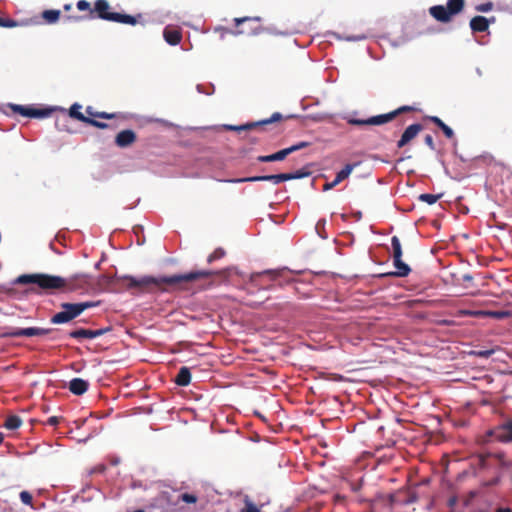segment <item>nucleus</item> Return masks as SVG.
Listing matches in <instances>:
<instances>
[{
	"mask_svg": "<svg viewBox=\"0 0 512 512\" xmlns=\"http://www.w3.org/2000/svg\"><path fill=\"white\" fill-rule=\"evenodd\" d=\"M492 457L496 458L499 461V464L502 467H510L512 466V463L505 460V454L502 452L499 453H492Z\"/></svg>",
	"mask_w": 512,
	"mask_h": 512,
	"instance_id": "nucleus-35",
	"label": "nucleus"
},
{
	"mask_svg": "<svg viewBox=\"0 0 512 512\" xmlns=\"http://www.w3.org/2000/svg\"><path fill=\"white\" fill-rule=\"evenodd\" d=\"M263 181H270L274 184H279L281 182L287 181L286 174L280 173V174H275V175L251 176V177H245V178H236V179L226 180V182H230V183L263 182Z\"/></svg>",
	"mask_w": 512,
	"mask_h": 512,
	"instance_id": "nucleus-13",
	"label": "nucleus"
},
{
	"mask_svg": "<svg viewBox=\"0 0 512 512\" xmlns=\"http://www.w3.org/2000/svg\"><path fill=\"white\" fill-rule=\"evenodd\" d=\"M22 424V420L17 415H10L6 418L4 427L8 430H15L18 429Z\"/></svg>",
	"mask_w": 512,
	"mask_h": 512,
	"instance_id": "nucleus-26",
	"label": "nucleus"
},
{
	"mask_svg": "<svg viewBox=\"0 0 512 512\" xmlns=\"http://www.w3.org/2000/svg\"><path fill=\"white\" fill-rule=\"evenodd\" d=\"M234 22L235 26L238 28L236 31H232L224 27H217L215 28V31L220 33L221 38H224L227 34H259L264 30L260 24V17L235 18Z\"/></svg>",
	"mask_w": 512,
	"mask_h": 512,
	"instance_id": "nucleus-4",
	"label": "nucleus"
},
{
	"mask_svg": "<svg viewBox=\"0 0 512 512\" xmlns=\"http://www.w3.org/2000/svg\"><path fill=\"white\" fill-rule=\"evenodd\" d=\"M16 26H18L17 21L10 19V18L4 19V18L0 17V27L13 28Z\"/></svg>",
	"mask_w": 512,
	"mask_h": 512,
	"instance_id": "nucleus-36",
	"label": "nucleus"
},
{
	"mask_svg": "<svg viewBox=\"0 0 512 512\" xmlns=\"http://www.w3.org/2000/svg\"><path fill=\"white\" fill-rule=\"evenodd\" d=\"M288 272L286 268L276 270H265L263 272L254 273L251 275V281H257V278L267 275L270 280L276 281L281 278H285V274Z\"/></svg>",
	"mask_w": 512,
	"mask_h": 512,
	"instance_id": "nucleus-20",
	"label": "nucleus"
},
{
	"mask_svg": "<svg viewBox=\"0 0 512 512\" xmlns=\"http://www.w3.org/2000/svg\"><path fill=\"white\" fill-rule=\"evenodd\" d=\"M256 416L259 417L260 419H262L263 421H265V417L259 413V412H255Z\"/></svg>",
	"mask_w": 512,
	"mask_h": 512,
	"instance_id": "nucleus-54",
	"label": "nucleus"
},
{
	"mask_svg": "<svg viewBox=\"0 0 512 512\" xmlns=\"http://www.w3.org/2000/svg\"><path fill=\"white\" fill-rule=\"evenodd\" d=\"M4 440V434L2 432H0V444H2Z\"/></svg>",
	"mask_w": 512,
	"mask_h": 512,
	"instance_id": "nucleus-56",
	"label": "nucleus"
},
{
	"mask_svg": "<svg viewBox=\"0 0 512 512\" xmlns=\"http://www.w3.org/2000/svg\"><path fill=\"white\" fill-rule=\"evenodd\" d=\"M225 272L226 270H200L171 276L154 277L146 275L140 278L124 275L117 277V280L122 282V287L127 290L136 289L139 292H153L155 290H159L162 292H168L172 290H186V285L189 282L209 278L213 275H223Z\"/></svg>",
	"mask_w": 512,
	"mask_h": 512,
	"instance_id": "nucleus-1",
	"label": "nucleus"
},
{
	"mask_svg": "<svg viewBox=\"0 0 512 512\" xmlns=\"http://www.w3.org/2000/svg\"><path fill=\"white\" fill-rule=\"evenodd\" d=\"M104 469H105L104 466L98 467V470H100V471H103Z\"/></svg>",
	"mask_w": 512,
	"mask_h": 512,
	"instance_id": "nucleus-60",
	"label": "nucleus"
},
{
	"mask_svg": "<svg viewBox=\"0 0 512 512\" xmlns=\"http://www.w3.org/2000/svg\"><path fill=\"white\" fill-rule=\"evenodd\" d=\"M64 9H65V10H70V9H71V5H70V4H66V5L64 6Z\"/></svg>",
	"mask_w": 512,
	"mask_h": 512,
	"instance_id": "nucleus-57",
	"label": "nucleus"
},
{
	"mask_svg": "<svg viewBox=\"0 0 512 512\" xmlns=\"http://www.w3.org/2000/svg\"><path fill=\"white\" fill-rule=\"evenodd\" d=\"M110 4L107 0H96L94 3V7L91 11V15L86 16H68V20L72 21H81L86 19H102L111 22H117L122 24L136 25L138 23H142V15L138 14L136 16L121 14L117 12L110 11Z\"/></svg>",
	"mask_w": 512,
	"mask_h": 512,
	"instance_id": "nucleus-3",
	"label": "nucleus"
},
{
	"mask_svg": "<svg viewBox=\"0 0 512 512\" xmlns=\"http://www.w3.org/2000/svg\"><path fill=\"white\" fill-rule=\"evenodd\" d=\"M104 469H105L104 466L98 467V470H100V471H103Z\"/></svg>",
	"mask_w": 512,
	"mask_h": 512,
	"instance_id": "nucleus-59",
	"label": "nucleus"
},
{
	"mask_svg": "<svg viewBox=\"0 0 512 512\" xmlns=\"http://www.w3.org/2000/svg\"><path fill=\"white\" fill-rule=\"evenodd\" d=\"M36 336V327L11 328L0 334V337H33Z\"/></svg>",
	"mask_w": 512,
	"mask_h": 512,
	"instance_id": "nucleus-19",
	"label": "nucleus"
},
{
	"mask_svg": "<svg viewBox=\"0 0 512 512\" xmlns=\"http://www.w3.org/2000/svg\"><path fill=\"white\" fill-rule=\"evenodd\" d=\"M165 41L170 45H177L182 39L180 30L166 27L163 32Z\"/></svg>",
	"mask_w": 512,
	"mask_h": 512,
	"instance_id": "nucleus-22",
	"label": "nucleus"
},
{
	"mask_svg": "<svg viewBox=\"0 0 512 512\" xmlns=\"http://www.w3.org/2000/svg\"><path fill=\"white\" fill-rule=\"evenodd\" d=\"M86 113L88 114V116H87V117H90V118H92V119L97 118V113H98V112H97V111H94V110H93V107H91V106H88V107L86 108Z\"/></svg>",
	"mask_w": 512,
	"mask_h": 512,
	"instance_id": "nucleus-49",
	"label": "nucleus"
},
{
	"mask_svg": "<svg viewBox=\"0 0 512 512\" xmlns=\"http://www.w3.org/2000/svg\"><path fill=\"white\" fill-rule=\"evenodd\" d=\"M225 250L223 248H217L214 250L213 253H211L208 258H207V262L208 263H212L214 262L215 260H218V259H221L225 256Z\"/></svg>",
	"mask_w": 512,
	"mask_h": 512,
	"instance_id": "nucleus-29",
	"label": "nucleus"
},
{
	"mask_svg": "<svg viewBox=\"0 0 512 512\" xmlns=\"http://www.w3.org/2000/svg\"><path fill=\"white\" fill-rule=\"evenodd\" d=\"M495 352L494 349H488V350H474L470 352V355L479 357V358H489L491 355H493Z\"/></svg>",
	"mask_w": 512,
	"mask_h": 512,
	"instance_id": "nucleus-33",
	"label": "nucleus"
},
{
	"mask_svg": "<svg viewBox=\"0 0 512 512\" xmlns=\"http://www.w3.org/2000/svg\"><path fill=\"white\" fill-rule=\"evenodd\" d=\"M63 418L62 417H58V416H51L48 418L46 424L47 425H50V426H56L57 424H59V422L62 420Z\"/></svg>",
	"mask_w": 512,
	"mask_h": 512,
	"instance_id": "nucleus-44",
	"label": "nucleus"
},
{
	"mask_svg": "<svg viewBox=\"0 0 512 512\" xmlns=\"http://www.w3.org/2000/svg\"><path fill=\"white\" fill-rule=\"evenodd\" d=\"M63 311H60L52 316L50 319L53 324H63L70 322L82 313L80 303H68L64 302L61 304Z\"/></svg>",
	"mask_w": 512,
	"mask_h": 512,
	"instance_id": "nucleus-8",
	"label": "nucleus"
},
{
	"mask_svg": "<svg viewBox=\"0 0 512 512\" xmlns=\"http://www.w3.org/2000/svg\"><path fill=\"white\" fill-rule=\"evenodd\" d=\"M424 141H425V144H426L429 148H431L432 150H434V149H435L434 140H433V137H432L431 135H429V134H428V135H426V136H425Z\"/></svg>",
	"mask_w": 512,
	"mask_h": 512,
	"instance_id": "nucleus-46",
	"label": "nucleus"
},
{
	"mask_svg": "<svg viewBox=\"0 0 512 512\" xmlns=\"http://www.w3.org/2000/svg\"><path fill=\"white\" fill-rule=\"evenodd\" d=\"M136 141V134L133 130L126 129L120 131L115 138L118 147L124 148L132 145Z\"/></svg>",
	"mask_w": 512,
	"mask_h": 512,
	"instance_id": "nucleus-16",
	"label": "nucleus"
},
{
	"mask_svg": "<svg viewBox=\"0 0 512 512\" xmlns=\"http://www.w3.org/2000/svg\"><path fill=\"white\" fill-rule=\"evenodd\" d=\"M418 501V495L415 490H399L390 496V503L393 505L406 506Z\"/></svg>",
	"mask_w": 512,
	"mask_h": 512,
	"instance_id": "nucleus-11",
	"label": "nucleus"
},
{
	"mask_svg": "<svg viewBox=\"0 0 512 512\" xmlns=\"http://www.w3.org/2000/svg\"><path fill=\"white\" fill-rule=\"evenodd\" d=\"M77 9L80 11H88L87 15H91L92 7L91 4L86 0H79L76 4Z\"/></svg>",
	"mask_w": 512,
	"mask_h": 512,
	"instance_id": "nucleus-34",
	"label": "nucleus"
},
{
	"mask_svg": "<svg viewBox=\"0 0 512 512\" xmlns=\"http://www.w3.org/2000/svg\"><path fill=\"white\" fill-rule=\"evenodd\" d=\"M455 503V499L450 500V505H453Z\"/></svg>",
	"mask_w": 512,
	"mask_h": 512,
	"instance_id": "nucleus-58",
	"label": "nucleus"
},
{
	"mask_svg": "<svg viewBox=\"0 0 512 512\" xmlns=\"http://www.w3.org/2000/svg\"><path fill=\"white\" fill-rule=\"evenodd\" d=\"M115 117H116L115 113H108V112L97 113V118H101V119H114Z\"/></svg>",
	"mask_w": 512,
	"mask_h": 512,
	"instance_id": "nucleus-45",
	"label": "nucleus"
},
{
	"mask_svg": "<svg viewBox=\"0 0 512 512\" xmlns=\"http://www.w3.org/2000/svg\"><path fill=\"white\" fill-rule=\"evenodd\" d=\"M289 154V151L287 148H284L282 150L277 151L276 153L270 154V155H262L258 156L257 160L259 162H274V161H282L284 160Z\"/></svg>",
	"mask_w": 512,
	"mask_h": 512,
	"instance_id": "nucleus-23",
	"label": "nucleus"
},
{
	"mask_svg": "<svg viewBox=\"0 0 512 512\" xmlns=\"http://www.w3.org/2000/svg\"><path fill=\"white\" fill-rule=\"evenodd\" d=\"M106 331H107L106 329L90 330V329L80 328V329L71 331L69 333V336L71 338H75V339H83V338L94 339L99 336H102Z\"/></svg>",
	"mask_w": 512,
	"mask_h": 512,
	"instance_id": "nucleus-17",
	"label": "nucleus"
},
{
	"mask_svg": "<svg viewBox=\"0 0 512 512\" xmlns=\"http://www.w3.org/2000/svg\"><path fill=\"white\" fill-rule=\"evenodd\" d=\"M497 441L501 443L512 442V419H508L504 423L497 425L495 431Z\"/></svg>",
	"mask_w": 512,
	"mask_h": 512,
	"instance_id": "nucleus-15",
	"label": "nucleus"
},
{
	"mask_svg": "<svg viewBox=\"0 0 512 512\" xmlns=\"http://www.w3.org/2000/svg\"><path fill=\"white\" fill-rule=\"evenodd\" d=\"M465 8V0H447L446 6L435 5L429 8V14L440 23H449L453 17Z\"/></svg>",
	"mask_w": 512,
	"mask_h": 512,
	"instance_id": "nucleus-5",
	"label": "nucleus"
},
{
	"mask_svg": "<svg viewBox=\"0 0 512 512\" xmlns=\"http://www.w3.org/2000/svg\"><path fill=\"white\" fill-rule=\"evenodd\" d=\"M9 108L17 114L28 118H44L50 115L51 109H39L32 106L9 104Z\"/></svg>",
	"mask_w": 512,
	"mask_h": 512,
	"instance_id": "nucleus-9",
	"label": "nucleus"
},
{
	"mask_svg": "<svg viewBox=\"0 0 512 512\" xmlns=\"http://www.w3.org/2000/svg\"><path fill=\"white\" fill-rule=\"evenodd\" d=\"M439 198H440V195H434V194H428V193L421 194L419 196V199L421 201L426 202L429 205H432V204L436 203Z\"/></svg>",
	"mask_w": 512,
	"mask_h": 512,
	"instance_id": "nucleus-32",
	"label": "nucleus"
},
{
	"mask_svg": "<svg viewBox=\"0 0 512 512\" xmlns=\"http://www.w3.org/2000/svg\"><path fill=\"white\" fill-rule=\"evenodd\" d=\"M174 381L178 386H182V387L188 386L191 382L190 369L186 366H182L179 369V372H178L177 376L175 377Z\"/></svg>",
	"mask_w": 512,
	"mask_h": 512,
	"instance_id": "nucleus-24",
	"label": "nucleus"
},
{
	"mask_svg": "<svg viewBox=\"0 0 512 512\" xmlns=\"http://www.w3.org/2000/svg\"><path fill=\"white\" fill-rule=\"evenodd\" d=\"M393 265L396 271L387 273L389 276L406 277L411 272L409 265L402 261L401 242L397 236L391 238Z\"/></svg>",
	"mask_w": 512,
	"mask_h": 512,
	"instance_id": "nucleus-7",
	"label": "nucleus"
},
{
	"mask_svg": "<svg viewBox=\"0 0 512 512\" xmlns=\"http://www.w3.org/2000/svg\"><path fill=\"white\" fill-rule=\"evenodd\" d=\"M52 331H53V329H46V328L36 327V336L46 335L48 333H51Z\"/></svg>",
	"mask_w": 512,
	"mask_h": 512,
	"instance_id": "nucleus-47",
	"label": "nucleus"
},
{
	"mask_svg": "<svg viewBox=\"0 0 512 512\" xmlns=\"http://www.w3.org/2000/svg\"><path fill=\"white\" fill-rule=\"evenodd\" d=\"M308 146H309V142L302 141V142H299V143H297L295 145L287 147V149L289 151V154H291L293 152H296V151L301 150L303 148H306Z\"/></svg>",
	"mask_w": 512,
	"mask_h": 512,
	"instance_id": "nucleus-38",
	"label": "nucleus"
},
{
	"mask_svg": "<svg viewBox=\"0 0 512 512\" xmlns=\"http://www.w3.org/2000/svg\"><path fill=\"white\" fill-rule=\"evenodd\" d=\"M495 427L493 429H490L486 432V437H494V439L497 441V434L494 432Z\"/></svg>",
	"mask_w": 512,
	"mask_h": 512,
	"instance_id": "nucleus-50",
	"label": "nucleus"
},
{
	"mask_svg": "<svg viewBox=\"0 0 512 512\" xmlns=\"http://www.w3.org/2000/svg\"><path fill=\"white\" fill-rule=\"evenodd\" d=\"M89 387L88 381L82 379V378H73L69 382V390L74 395H82L84 394Z\"/></svg>",
	"mask_w": 512,
	"mask_h": 512,
	"instance_id": "nucleus-21",
	"label": "nucleus"
},
{
	"mask_svg": "<svg viewBox=\"0 0 512 512\" xmlns=\"http://www.w3.org/2000/svg\"><path fill=\"white\" fill-rule=\"evenodd\" d=\"M285 174H286V180L288 181V180L304 178V177L308 176L310 173L308 171L298 170L293 173H285Z\"/></svg>",
	"mask_w": 512,
	"mask_h": 512,
	"instance_id": "nucleus-31",
	"label": "nucleus"
},
{
	"mask_svg": "<svg viewBox=\"0 0 512 512\" xmlns=\"http://www.w3.org/2000/svg\"><path fill=\"white\" fill-rule=\"evenodd\" d=\"M100 304V301H86V302H80V306L82 309V312H84L86 309L96 307Z\"/></svg>",
	"mask_w": 512,
	"mask_h": 512,
	"instance_id": "nucleus-41",
	"label": "nucleus"
},
{
	"mask_svg": "<svg viewBox=\"0 0 512 512\" xmlns=\"http://www.w3.org/2000/svg\"><path fill=\"white\" fill-rule=\"evenodd\" d=\"M340 182H336V178L332 181V182H329V183H326L324 184L323 186V190L324 191H327V190H330V189H333L336 185H338Z\"/></svg>",
	"mask_w": 512,
	"mask_h": 512,
	"instance_id": "nucleus-48",
	"label": "nucleus"
},
{
	"mask_svg": "<svg viewBox=\"0 0 512 512\" xmlns=\"http://www.w3.org/2000/svg\"><path fill=\"white\" fill-rule=\"evenodd\" d=\"M493 4L491 2L483 3L478 6H476V10L479 12H488L492 10Z\"/></svg>",
	"mask_w": 512,
	"mask_h": 512,
	"instance_id": "nucleus-42",
	"label": "nucleus"
},
{
	"mask_svg": "<svg viewBox=\"0 0 512 512\" xmlns=\"http://www.w3.org/2000/svg\"><path fill=\"white\" fill-rule=\"evenodd\" d=\"M284 119V116L279 112H274L270 118L260 120L257 122H251L240 126H233V125H226L227 130H234V131H243V130H251L257 127H264L268 124H272L278 121H281Z\"/></svg>",
	"mask_w": 512,
	"mask_h": 512,
	"instance_id": "nucleus-10",
	"label": "nucleus"
},
{
	"mask_svg": "<svg viewBox=\"0 0 512 512\" xmlns=\"http://www.w3.org/2000/svg\"><path fill=\"white\" fill-rule=\"evenodd\" d=\"M423 130V126L421 124H412L409 125L401 135V138L397 142L398 148H403L407 144H409L418 134Z\"/></svg>",
	"mask_w": 512,
	"mask_h": 512,
	"instance_id": "nucleus-14",
	"label": "nucleus"
},
{
	"mask_svg": "<svg viewBox=\"0 0 512 512\" xmlns=\"http://www.w3.org/2000/svg\"><path fill=\"white\" fill-rule=\"evenodd\" d=\"M60 14L59 10H45L42 17L47 23L52 24L58 21Z\"/></svg>",
	"mask_w": 512,
	"mask_h": 512,
	"instance_id": "nucleus-28",
	"label": "nucleus"
},
{
	"mask_svg": "<svg viewBox=\"0 0 512 512\" xmlns=\"http://www.w3.org/2000/svg\"><path fill=\"white\" fill-rule=\"evenodd\" d=\"M134 512H144V511H143V510H136V511H134Z\"/></svg>",
	"mask_w": 512,
	"mask_h": 512,
	"instance_id": "nucleus-61",
	"label": "nucleus"
},
{
	"mask_svg": "<svg viewBox=\"0 0 512 512\" xmlns=\"http://www.w3.org/2000/svg\"><path fill=\"white\" fill-rule=\"evenodd\" d=\"M490 457H492V453L491 452L479 453L477 455V458H478V461H479V465L481 467H486V461Z\"/></svg>",
	"mask_w": 512,
	"mask_h": 512,
	"instance_id": "nucleus-40",
	"label": "nucleus"
},
{
	"mask_svg": "<svg viewBox=\"0 0 512 512\" xmlns=\"http://www.w3.org/2000/svg\"><path fill=\"white\" fill-rule=\"evenodd\" d=\"M463 279H464V280H471V279H472V277H471L470 275H464V276H463Z\"/></svg>",
	"mask_w": 512,
	"mask_h": 512,
	"instance_id": "nucleus-55",
	"label": "nucleus"
},
{
	"mask_svg": "<svg viewBox=\"0 0 512 512\" xmlns=\"http://www.w3.org/2000/svg\"><path fill=\"white\" fill-rule=\"evenodd\" d=\"M20 499H21V501H22V503H23V504H25V505H32V499H33V497H32V495H31V493H30V492H28V491H22V492L20 493Z\"/></svg>",
	"mask_w": 512,
	"mask_h": 512,
	"instance_id": "nucleus-39",
	"label": "nucleus"
},
{
	"mask_svg": "<svg viewBox=\"0 0 512 512\" xmlns=\"http://www.w3.org/2000/svg\"><path fill=\"white\" fill-rule=\"evenodd\" d=\"M494 21V17L488 20L484 16H475L470 20V28L474 33L486 32L491 22Z\"/></svg>",
	"mask_w": 512,
	"mask_h": 512,
	"instance_id": "nucleus-18",
	"label": "nucleus"
},
{
	"mask_svg": "<svg viewBox=\"0 0 512 512\" xmlns=\"http://www.w3.org/2000/svg\"><path fill=\"white\" fill-rule=\"evenodd\" d=\"M429 119L442 130V132L448 139H452L454 137L453 130L448 125H446L439 117L431 116Z\"/></svg>",
	"mask_w": 512,
	"mask_h": 512,
	"instance_id": "nucleus-25",
	"label": "nucleus"
},
{
	"mask_svg": "<svg viewBox=\"0 0 512 512\" xmlns=\"http://www.w3.org/2000/svg\"><path fill=\"white\" fill-rule=\"evenodd\" d=\"M82 108V106L78 103H74L70 109H69V115L70 117L80 121V122H83V123H86V124H89L93 127H96V128H99V129H106L108 128V124L104 123V122H100V121H97L95 119H92L90 117H87L85 116L81 111L80 109Z\"/></svg>",
	"mask_w": 512,
	"mask_h": 512,
	"instance_id": "nucleus-12",
	"label": "nucleus"
},
{
	"mask_svg": "<svg viewBox=\"0 0 512 512\" xmlns=\"http://www.w3.org/2000/svg\"><path fill=\"white\" fill-rule=\"evenodd\" d=\"M178 499L187 504H195L198 501V497L190 493H182L179 495Z\"/></svg>",
	"mask_w": 512,
	"mask_h": 512,
	"instance_id": "nucleus-30",
	"label": "nucleus"
},
{
	"mask_svg": "<svg viewBox=\"0 0 512 512\" xmlns=\"http://www.w3.org/2000/svg\"><path fill=\"white\" fill-rule=\"evenodd\" d=\"M413 110L414 108L411 106H401L389 113L371 116L367 119L350 117L347 118V123L353 126H378L394 120L401 113L410 112Z\"/></svg>",
	"mask_w": 512,
	"mask_h": 512,
	"instance_id": "nucleus-6",
	"label": "nucleus"
},
{
	"mask_svg": "<svg viewBox=\"0 0 512 512\" xmlns=\"http://www.w3.org/2000/svg\"><path fill=\"white\" fill-rule=\"evenodd\" d=\"M15 284H35L42 290L86 291L90 287L88 275L76 274L68 278L49 274H23L16 278Z\"/></svg>",
	"mask_w": 512,
	"mask_h": 512,
	"instance_id": "nucleus-2",
	"label": "nucleus"
},
{
	"mask_svg": "<svg viewBox=\"0 0 512 512\" xmlns=\"http://www.w3.org/2000/svg\"><path fill=\"white\" fill-rule=\"evenodd\" d=\"M357 164H346L342 170H340L336 175V182H342L346 178L349 177L353 169L355 168Z\"/></svg>",
	"mask_w": 512,
	"mask_h": 512,
	"instance_id": "nucleus-27",
	"label": "nucleus"
},
{
	"mask_svg": "<svg viewBox=\"0 0 512 512\" xmlns=\"http://www.w3.org/2000/svg\"><path fill=\"white\" fill-rule=\"evenodd\" d=\"M295 292L302 295L303 298L310 297V292H301V289H299L297 286H295Z\"/></svg>",
	"mask_w": 512,
	"mask_h": 512,
	"instance_id": "nucleus-51",
	"label": "nucleus"
},
{
	"mask_svg": "<svg viewBox=\"0 0 512 512\" xmlns=\"http://www.w3.org/2000/svg\"><path fill=\"white\" fill-rule=\"evenodd\" d=\"M496 512H512V509L508 507H500L496 509Z\"/></svg>",
	"mask_w": 512,
	"mask_h": 512,
	"instance_id": "nucleus-53",
	"label": "nucleus"
},
{
	"mask_svg": "<svg viewBox=\"0 0 512 512\" xmlns=\"http://www.w3.org/2000/svg\"><path fill=\"white\" fill-rule=\"evenodd\" d=\"M499 482H500V478H499V477H496V478H494V479L490 480V481L487 483V485H489V486H493V485H497Z\"/></svg>",
	"mask_w": 512,
	"mask_h": 512,
	"instance_id": "nucleus-52",
	"label": "nucleus"
},
{
	"mask_svg": "<svg viewBox=\"0 0 512 512\" xmlns=\"http://www.w3.org/2000/svg\"><path fill=\"white\" fill-rule=\"evenodd\" d=\"M487 314L495 319H504L510 316L509 311H490Z\"/></svg>",
	"mask_w": 512,
	"mask_h": 512,
	"instance_id": "nucleus-37",
	"label": "nucleus"
},
{
	"mask_svg": "<svg viewBox=\"0 0 512 512\" xmlns=\"http://www.w3.org/2000/svg\"><path fill=\"white\" fill-rule=\"evenodd\" d=\"M241 512H260V510L251 502H247Z\"/></svg>",
	"mask_w": 512,
	"mask_h": 512,
	"instance_id": "nucleus-43",
	"label": "nucleus"
}]
</instances>
